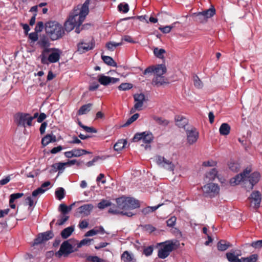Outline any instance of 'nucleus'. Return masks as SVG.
Segmentation results:
<instances>
[{
    "label": "nucleus",
    "mask_w": 262,
    "mask_h": 262,
    "mask_svg": "<svg viewBox=\"0 0 262 262\" xmlns=\"http://www.w3.org/2000/svg\"><path fill=\"white\" fill-rule=\"evenodd\" d=\"M195 19L196 21L200 23H204L207 20L201 12L195 14Z\"/></svg>",
    "instance_id": "nucleus-46"
},
{
    "label": "nucleus",
    "mask_w": 262,
    "mask_h": 262,
    "mask_svg": "<svg viewBox=\"0 0 262 262\" xmlns=\"http://www.w3.org/2000/svg\"><path fill=\"white\" fill-rule=\"evenodd\" d=\"M139 117V114L138 113L134 114L131 117H130L126 122L122 126V127H126L132 124L133 122L135 121Z\"/></svg>",
    "instance_id": "nucleus-43"
},
{
    "label": "nucleus",
    "mask_w": 262,
    "mask_h": 262,
    "mask_svg": "<svg viewBox=\"0 0 262 262\" xmlns=\"http://www.w3.org/2000/svg\"><path fill=\"white\" fill-rule=\"evenodd\" d=\"M89 4L90 0H86L81 6H78L71 13L69 18L77 25L78 27H80L89 13Z\"/></svg>",
    "instance_id": "nucleus-2"
},
{
    "label": "nucleus",
    "mask_w": 262,
    "mask_h": 262,
    "mask_svg": "<svg viewBox=\"0 0 262 262\" xmlns=\"http://www.w3.org/2000/svg\"><path fill=\"white\" fill-rule=\"evenodd\" d=\"M231 246L229 242L225 240H221L217 244V249L220 251H224Z\"/></svg>",
    "instance_id": "nucleus-23"
},
{
    "label": "nucleus",
    "mask_w": 262,
    "mask_h": 262,
    "mask_svg": "<svg viewBox=\"0 0 262 262\" xmlns=\"http://www.w3.org/2000/svg\"><path fill=\"white\" fill-rule=\"evenodd\" d=\"M241 255L240 251H231L226 254L228 260L230 262H241V258H238V256Z\"/></svg>",
    "instance_id": "nucleus-20"
},
{
    "label": "nucleus",
    "mask_w": 262,
    "mask_h": 262,
    "mask_svg": "<svg viewBox=\"0 0 262 262\" xmlns=\"http://www.w3.org/2000/svg\"><path fill=\"white\" fill-rule=\"evenodd\" d=\"M167 71V69L165 64H160L156 65L155 67H148L146 68L144 74L154 72L156 75L162 76Z\"/></svg>",
    "instance_id": "nucleus-12"
},
{
    "label": "nucleus",
    "mask_w": 262,
    "mask_h": 262,
    "mask_svg": "<svg viewBox=\"0 0 262 262\" xmlns=\"http://www.w3.org/2000/svg\"><path fill=\"white\" fill-rule=\"evenodd\" d=\"M260 173L258 172H254L252 173L249 177V181L250 184V186L248 189V191L252 190L254 185H255L259 180Z\"/></svg>",
    "instance_id": "nucleus-21"
},
{
    "label": "nucleus",
    "mask_w": 262,
    "mask_h": 262,
    "mask_svg": "<svg viewBox=\"0 0 262 262\" xmlns=\"http://www.w3.org/2000/svg\"><path fill=\"white\" fill-rule=\"evenodd\" d=\"M99 230H98L97 229L94 228L92 230H89L84 235L85 237L88 236H92L95 235L97 234L98 233H99Z\"/></svg>",
    "instance_id": "nucleus-55"
},
{
    "label": "nucleus",
    "mask_w": 262,
    "mask_h": 262,
    "mask_svg": "<svg viewBox=\"0 0 262 262\" xmlns=\"http://www.w3.org/2000/svg\"><path fill=\"white\" fill-rule=\"evenodd\" d=\"M44 52L51 53L48 57V60L50 63H55L59 61L60 57L61 51L57 48L44 49Z\"/></svg>",
    "instance_id": "nucleus-11"
},
{
    "label": "nucleus",
    "mask_w": 262,
    "mask_h": 262,
    "mask_svg": "<svg viewBox=\"0 0 262 262\" xmlns=\"http://www.w3.org/2000/svg\"><path fill=\"white\" fill-rule=\"evenodd\" d=\"M204 194L206 197L213 198L217 195L220 192V187L216 184L210 183L202 187Z\"/></svg>",
    "instance_id": "nucleus-6"
},
{
    "label": "nucleus",
    "mask_w": 262,
    "mask_h": 262,
    "mask_svg": "<svg viewBox=\"0 0 262 262\" xmlns=\"http://www.w3.org/2000/svg\"><path fill=\"white\" fill-rule=\"evenodd\" d=\"M93 239L84 238L81 240L80 243L77 245L78 248H80L83 246L89 245Z\"/></svg>",
    "instance_id": "nucleus-52"
},
{
    "label": "nucleus",
    "mask_w": 262,
    "mask_h": 262,
    "mask_svg": "<svg viewBox=\"0 0 262 262\" xmlns=\"http://www.w3.org/2000/svg\"><path fill=\"white\" fill-rule=\"evenodd\" d=\"M113 206H112V203L110 201L104 199L101 200L97 205V207L100 209H103L109 206L112 207Z\"/></svg>",
    "instance_id": "nucleus-35"
},
{
    "label": "nucleus",
    "mask_w": 262,
    "mask_h": 262,
    "mask_svg": "<svg viewBox=\"0 0 262 262\" xmlns=\"http://www.w3.org/2000/svg\"><path fill=\"white\" fill-rule=\"evenodd\" d=\"M216 165V162L213 160H208L203 163V165L206 167H213Z\"/></svg>",
    "instance_id": "nucleus-62"
},
{
    "label": "nucleus",
    "mask_w": 262,
    "mask_h": 262,
    "mask_svg": "<svg viewBox=\"0 0 262 262\" xmlns=\"http://www.w3.org/2000/svg\"><path fill=\"white\" fill-rule=\"evenodd\" d=\"M72 245L68 241H64L60 246V248L58 251L56 252L55 254V256L57 257H61L62 255L64 257L73 252Z\"/></svg>",
    "instance_id": "nucleus-9"
},
{
    "label": "nucleus",
    "mask_w": 262,
    "mask_h": 262,
    "mask_svg": "<svg viewBox=\"0 0 262 262\" xmlns=\"http://www.w3.org/2000/svg\"><path fill=\"white\" fill-rule=\"evenodd\" d=\"M76 26H77V25H76L71 19L68 18V19L67 20H66V22L64 23V31L66 30L67 32H70Z\"/></svg>",
    "instance_id": "nucleus-30"
},
{
    "label": "nucleus",
    "mask_w": 262,
    "mask_h": 262,
    "mask_svg": "<svg viewBox=\"0 0 262 262\" xmlns=\"http://www.w3.org/2000/svg\"><path fill=\"white\" fill-rule=\"evenodd\" d=\"M56 141V137L55 135H51L47 134L41 139V144L43 146H46L50 143L55 142Z\"/></svg>",
    "instance_id": "nucleus-22"
},
{
    "label": "nucleus",
    "mask_w": 262,
    "mask_h": 262,
    "mask_svg": "<svg viewBox=\"0 0 262 262\" xmlns=\"http://www.w3.org/2000/svg\"><path fill=\"white\" fill-rule=\"evenodd\" d=\"M99 82L103 85H107L111 83L114 84L119 81L120 79L118 78L111 77L100 74L98 76Z\"/></svg>",
    "instance_id": "nucleus-16"
},
{
    "label": "nucleus",
    "mask_w": 262,
    "mask_h": 262,
    "mask_svg": "<svg viewBox=\"0 0 262 262\" xmlns=\"http://www.w3.org/2000/svg\"><path fill=\"white\" fill-rule=\"evenodd\" d=\"M101 58L105 63L110 66L117 67L116 62L110 56L101 55Z\"/></svg>",
    "instance_id": "nucleus-29"
},
{
    "label": "nucleus",
    "mask_w": 262,
    "mask_h": 262,
    "mask_svg": "<svg viewBox=\"0 0 262 262\" xmlns=\"http://www.w3.org/2000/svg\"><path fill=\"white\" fill-rule=\"evenodd\" d=\"M67 165L66 163L59 162L58 163L54 164L52 165V167L56 170H63L64 169L65 165Z\"/></svg>",
    "instance_id": "nucleus-51"
},
{
    "label": "nucleus",
    "mask_w": 262,
    "mask_h": 262,
    "mask_svg": "<svg viewBox=\"0 0 262 262\" xmlns=\"http://www.w3.org/2000/svg\"><path fill=\"white\" fill-rule=\"evenodd\" d=\"M47 189H42L41 188H38L32 192V196L35 198L43 193Z\"/></svg>",
    "instance_id": "nucleus-50"
},
{
    "label": "nucleus",
    "mask_w": 262,
    "mask_h": 262,
    "mask_svg": "<svg viewBox=\"0 0 262 262\" xmlns=\"http://www.w3.org/2000/svg\"><path fill=\"white\" fill-rule=\"evenodd\" d=\"M74 157H79L82 155H85V154H91V152L87 151L85 149H73Z\"/></svg>",
    "instance_id": "nucleus-38"
},
{
    "label": "nucleus",
    "mask_w": 262,
    "mask_h": 262,
    "mask_svg": "<svg viewBox=\"0 0 262 262\" xmlns=\"http://www.w3.org/2000/svg\"><path fill=\"white\" fill-rule=\"evenodd\" d=\"M251 172L250 169L248 168L244 170V171L240 174H237L234 178L230 180V183L232 185H236L240 183L242 181H245V178Z\"/></svg>",
    "instance_id": "nucleus-15"
},
{
    "label": "nucleus",
    "mask_w": 262,
    "mask_h": 262,
    "mask_svg": "<svg viewBox=\"0 0 262 262\" xmlns=\"http://www.w3.org/2000/svg\"><path fill=\"white\" fill-rule=\"evenodd\" d=\"M92 105V103H88L82 105L78 111L77 114L78 115L86 114L91 111Z\"/></svg>",
    "instance_id": "nucleus-26"
},
{
    "label": "nucleus",
    "mask_w": 262,
    "mask_h": 262,
    "mask_svg": "<svg viewBox=\"0 0 262 262\" xmlns=\"http://www.w3.org/2000/svg\"><path fill=\"white\" fill-rule=\"evenodd\" d=\"M231 127L227 123H223L221 124L219 128V132L221 135L227 136L229 134Z\"/></svg>",
    "instance_id": "nucleus-24"
},
{
    "label": "nucleus",
    "mask_w": 262,
    "mask_h": 262,
    "mask_svg": "<svg viewBox=\"0 0 262 262\" xmlns=\"http://www.w3.org/2000/svg\"><path fill=\"white\" fill-rule=\"evenodd\" d=\"M154 248L152 246H148L143 250V253L146 256H149L151 255L153 252Z\"/></svg>",
    "instance_id": "nucleus-54"
},
{
    "label": "nucleus",
    "mask_w": 262,
    "mask_h": 262,
    "mask_svg": "<svg viewBox=\"0 0 262 262\" xmlns=\"http://www.w3.org/2000/svg\"><path fill=\"white\" fill-rule=\"evenodd\" d=\"M188 120L187 118L181 116V127L184 128L185 130V128H187L188 126H190L188 125Z\"/></svg>",
    "instance_id": "nucleus-63"
},
{
    "label": "nucleus",
    "mask_w": 262,
    "mask_h": 262,
    "mask_svg": "<svg viewBox=\"0 0 262 262\" xmlns=\"http://www.w3.org/2000/svg\"><path fill=\"white\" fill-rule=\"evenodd\" d=\"M258 257L257 254H253L247 257H242L241 262H256Z\"/></svg>",
    "instance_id": "nucleus-32"
},
{
    "label": "nucleus",
    "mask_w": 262,
    "mask_h": 262,
    "mask_svg": "<svg viewBox=\"0 0 262 262\" xmlns=\"http://www.w3.org/2000/svg\"><path fill=\"white\" fill-rule=\"evenodd\" d=\"M86 260L91 262H104L105 260L101 259L97 256H88Z\"/></svg>",
    "instance_id": "nucleus-48"
},
{
    "label": "nucleus",
    "mask_w": 262,
    "mask_h": 262,
    "mask_svg": "<svg viewBox=\"0 0 262 262\" xmlns=\"http://www.w3.org/2000/svg\"><path fill=\"white\" fill-rule=\"evenodd\" d=\"M156 161L158 165L163 167L164 168L170 171H173L174 170V165L172 163V162L167 160L163 157L157 156L156 157Z\"/></svg>",
    "instance_id": "nucleus-13"
},
{
    "label": "nucleus",
    "mask_w": 262,
    "mask_h": 262,
    "mask_svg": "<svg viewBox=\"0 0 262 262\" xmlns=\"http://www.w3.org/2000/svg\"><path fill=\"white\" fill-rule=\"evenodd\" d=\"M134 99L135 101V110H137L138 111L141 110L145 100V95L142 93L136 94L134 95Z\"/></svg>",
    "instance_id": "nucleus-17"
},
{
    "label": "nucleus",
    "mask_w": 262,
    "mask_h": 262,
    "mask_svg": "<svg viewBox=\"0 0 262 262\" xmlns=\"http://www.w3.org/2000/svg\"><path fill=\"white\" fill-rule=\"evenodd\" d=\"M179 245V241L173 240L166 241L158 244V246L160 247L158 253L159 257L162 259L165 258Z\"/></svg>",
    "instance_id": "nucleus-4"
},
{
    "label": "nucleus",
    "mask_w": 262,
    "mask_h": 262,
    "mask_svg": "<svg viewBox=\"0 0 262 262\" xmlns=\"http://www.w3.org/2000/svg\"><path fill=\"white\" fill-rule=\"evenodd\" d=\"M118 9L119 11H122L123 13H126L129 10V6L127 4L120 3L118 6Z\"/></svg>",
    "instance_id": "nucleus-47"
},
{
    "label": "nucleus",
    "mask_w": 262,
    "mask_h": 262,
    "mask_svg": "<svg viewBox=\"0 0 262 262\" xmlns=\"http://www.w3.org/2000/svg\"><path fill=\"white\" fill-rule=\"evenodd\" d=\"M59 211L61 212V214L66 215L69 212L68 206L64 204H61L59 206Z\"/></svg>",
    "instance_id": "nucleus-53"
},
{
    "label": "nucleus",
    "mask_w": 262,
    "mask_h": 262,
    "mask_svg": "<svg viewBox=\"0 0 262 262\" xmlns=\"http://www.w3.org/2000/svg\"><path fill=\"white\" fill-rule=\"evenodd\" d=\"M45 30L52 40H56L61 38L65 34L62 26L56 21L46 23Z\"/></svg>",
    "instance_id": "nucleus-3"
},
{
    "label": "nucleus",
    "mask_w": 262,
    "mask_h": 262,
    "mask_svg": "<svg viewBox=\"0 0 262 262\" xmlns=\"http://www.w3.org/2000/svg\"><path fill=\"white\" fill-rule=\"evenodd\" d=\"M126 144V141L124 140H120L117 142L114 145V149L115 150L119 151L121 150Z\"/></svg>",
    "instance_id": "nucleus-33"
},
{
    "label": "nucleus",
    "mask_w": 262,
    "mask_h": 262,
    "mask_svg": "<svg viewBox=\"0 0 262 262\" xmlns=\"http://www.w3.org/2000/svg\"><path fill=\"white\" fill-rule=\"evenodd\" d=\"M24 195L23 193H16L11 194L10 195V200H11V202H14L16 199H19L22 197Z\"/></svg>",
    "instance_id": "nucleus-56"
},
{
    "label": "nucleus",
    "mask_w": 262,
    "mask_h": 262,
    "mask_svg": "<svg viewBox=\"0 0 262 262\" xmlns=\"http://www.w3.org/2000/svg\"><path fill=\"white\" fill-rule=\"evenodd\" d=\"M94 48V42H85L81 41L77 45L78 51L80 53H84L89 50H92Z\"/></svg>",
    "instance_id": "nucleus-18"
},
{
    "label": "nucleus",
    "mask_w": 262,
    "mask_h": 262,
    "mask_svg": "<svg viewBox=\"0 0 262 262\" xmlns=\"http://www.w3.org/2000/svg\"><path fill=\"white\" fill-rule=\"evenodd\" d=\"M117 205H113L108 212L113 214H121L128 217L132 216L135 214L128 210H133L140 207L138 200L130 197L122 196L116 199Z\"/></svg>",
    "instance_id": "nucleus-1"
},
{
    "label": "nucleus",
    "mask_w": 262,
    "mask_h": 262,
    "mask_svg": "<svg viewBox=\"0 0 262 262\" xmlns=\"http://www.w3.org/2000/svg\"><path fill=\"white\" fill-rule=\"evenodd\" d=\"M251 246L255 249L260 248L262 247V239L253 242L251 244Z\"/></svg>",
    "instance_id": "nucleus-61"
},
{
    "label": "nucleus",
    "mask_w": 262,
    "mask_h": 262,
    "mask_svg": "<svg viewBox=\"0 0 262 262\" xmlns=\"http://www.w3.org/2000/svg\"><path fill=\"white\" fill-rule=\"evenodd\" d=\"M55 194L57 199L59 200H61L63 199L65 196L64 189L62 187H59L55 191Z\"/></svg>",
    "instance_id": "nucleus-41"
},
{
    "label": "nucleus",
    "mask_w": 262,
    "mask_h": 262,
    "mask_svg": "<svg viewBox=\"0 0 262 262\" xmlns=\"http://www.w3.org/2000/svg\"><path fill=\"white\" fill-rule=\"evenodd\" d=\"M47 54H48V53L44 52V49H43V50L41 52V54L40 55L41 62L43 64H47L48 63L47 61H48V58L47 57Z\"/></svg>",
    "instance_id": "nucleus-60"
},
{
    "label": "nucleus",
    "mask_w": 262,
    "mask_h": 262,
    "mask_svg": "<svg viewBox=\"0 0 262 262\" xmlns=\"http://www.w3.org/2000/svg\"><path fill=\"white\" fill-rule=\"evenodd\" d=\"M99 87V84L98 82H95L90 84L89 87V90L90 91H94Z\"/></svg>",
    "instance_id": "nucleus-64"
},
{
    "label": "nucleus",
    "mask_w": 262,
    "mask_h": 262,
    "mask_svg": "<svg viewBox=\"0 0 262 262\" xmlns=\"http://www.w3.org/2000/svg\"><path fill=\"white\" fill-rule=\"evenodd\" d=\"M122 45V42L116 43L115 42H108L106 44V48L110 51H114V49L118 46H121Z\"/></svg>",
    "instance_id": "nucleus-44"
},
{
    "label": "nucleus",
    "mask_w": 262,
    "mask_h": 262,
    "mask_svg": "<svg viewBox=\"0 0 262 262\" xmlns=\"http://www.w3.org/2000/svg\"><path fill=\"white\" fill-rule=\"evenodd\" d=\"M154 139L152 134L149 132H144L142 133H137L133 139V141L135 142H139L142 140L144 143L149 144Z\"/></svg>",
    "instance_id": "nucleus-8"
},
{
    "label": "nucleus",
    "mask_w": 262,
    "mask_h": 262,
    "mask_svg": "<svg viewBox=\"0 0 262 262\" xmlns=\"http://www.w3.org/2000/svg\"><path fill=\"white\" fill-rule=\"evenodd\" d=\"M74 230V228L73 226H70L64 229L61 232V237L64 239L67 238L72 234Z\"/></svg>",
    "instance_id": "nucleus-27"
},
{
    "label": "nucleus",
    "mask_w": 262,
    "mask_h": 262,
    "mask_svg": "<svg viewBox=\"0 0 262 262\" xmlns=\"http://www.w3.org/2000/svg\"><path fill=\"white\" fill-rule=\"evenodd\" d=\"M193 84L196 88L200 89L203 87V82L197 75L193 76Z\"/></svg>",
    "instance_id": "nucleus-42"
},
{
    "label": "nucleus",
    "mask_w": 262,
    "mask_h": 262,
    "mask_svg": "<svg viewBox=\"0 0 262 262\" xmlns=\"http://www.w3.org/2000/svg\"><path fill=\"white\" fill-rule=\"evenodd\" d=\"M203 14L204 17L207 20L208 18L212 17L215 13V9L213 7H211L207 10L201 12Z\"/></svg>",
    "instance_id": "nucleus-31"
},
{
    "label": "nucleus",
    "mask_w": 262,
    "mask_h": 262,
    "mask_svg": "<svg viewBox=\"0 0 262 262\" xmlns=\"http://www.w3.org/2000/svg\"><path fill=\"white\" fill-rule=\"evenodd\" d=\"M39 46L44 49H49L48 47L50 46V43L47 38L43 37L40 39L38 42Z\"/></svg>",
    "instance_id": "nucleus-39"
},
{
    "label": "nucleus",
    "mask_w": 262,
    "mask_h": 262,
    "mask_svg": "<svg viewBox=\"0 0 262 262\" xmlns=\"http://www.w3.org/2000/svg\"><path fill=\"white\" fill-rule=\"evenodd\" d=\"M44 28L43 23L42 21H38L35 28V31L36 32H40L43 30Z\"/></svg>",
    "instance_id": "nucleus-59"
},
{
    "label": "nucleus",
    "mask_w": 262,
    "mask_h": 262,
    "mask_svg": "<svg viewBox=\"0 0 262 262\" xmlns=\"http://www.w3.org/2000/svg\"><path fill=\"white\" fill-rule=\"evenodd\" d=\"M93 208L94 206L92 204H84L77 209V212L83 216H88L91 214Z\"/></svg>",
    "instance_id": "nucleus-19"
},
{
    "label": "nucleus",
    "mask_w": 262,
    "mask_h": 262,
    "mask_svg": "<svg viewBox=\"0 0 262 262\" xmlns=\"http://www.w3.org/2000/svg\"><path fill=\"white\" fill-rule=\"evenodd\" d=\"M177 218L174 216H171L167 221V225L169 227H173L176 222Z\"/></svg>",
    "instance_id": "nucleus-57"
},
{
    "label": "nucleus",
    "mask_w": 262,
    "mask_h": 262,
    "mask_svg": "<svg viewBox=\"0 0 262 262\" xmlns=\"http://www.w3.org/2000/svg\"><path fill=\"white\" fill-rule=\"evenodd\" d=\"M69 219V216L60 214L58 216V219L56 223V225L57 226L63 225Z\"/></svg>",
    "instance_id": "nucleus-34"
},
{
    "label": "nucleus",
    "mask_w": 262,
    "mask_h": 262,
    "mask_svg": "<svg viewBox=\"0 0 262 262\" xmlns=\"http://www.w3.org/2000/svg\"><path fill=\"white\" fill-rule=\"evenodd\" d=\"M228 167L233 172H237L240 169L239 164L233 161H231L229 162Z\"/></svg>",
    "instance_id": "nucleus-37"
},
{
    "label": "nucleus",
    "mask_w": 262,
    "mask_h": 262,
    "mask_svg": "<svg viewBox=\"0 0 262 262\" xmlns=\"http://www.w3.org/2000/svg\"><path fill=\"white\" fill-rule=\"evenodd\" d=\"M54 235L52 231H47L38 234L34 240L33 245H37L53 238Z\"/></svg>",
    "instance_id": "nucleus-10"
},
{
    "label": "nucleus",
    "mask_w": 262,
    "mask_h": 262,
    "mask_svg": "<svg viewBox=\"0 0 262 262\" xmlns=\"http://www.w3.org/2000/svg\"><path fill=\"white\" fill-rule=\"evenodd\" d=\"M132 87L133 85L131 83H122L118 87V88L120 91H126L130 90Z\"/></svg>",
    "instance_id": "nucleus-49"
},
{
    "label": "nucleus",
    "mask_w": 262,
    "mask_h": 262,
    "mask_svg": "<svg viewBox=\"0 0 262 262\" xmlns=\"http://www.w3.org/2000/svg\"><path fill=\"white\" fill-rule=\"evenodd\" d=\"M217 171L215 168H212L206 174V177L210 180H214L217 177Z\"/></svg>",
    "instance_id": "nucleus-45"
},
{
    "label": "nucleus",
    "mask_w": 262,
    "mask_h": 262,
    "mask_svg": "<svg viewBox=\"0 0 262 262\" xmlns=\"http://www.w3.org/2000/svg\"><path fill=\"white\" fill-rule=\"evenodd\" d=\"M187 143L189 145L195 143L199 137V133L193 126H188L185 128Z\"/></svg>",
    "instance_id": "nucleus-7"
},
{
    "label": "nucleus",
    "mask_w": 262,
    "mask_h": 262,
    "mask_svg": "<svg viewBox=\"0 0 262 262\" xmlns=\"http://www.w3.org/2000/svg\"><path fill=\"white\" fill-rule=\"evenodd\" d=\"M153 52L156 57L161 59H163L164 58V54L166 53L165 50L163 49H159L157 47L154 48Z\"/></svg>",
    "instance_id": "nucleus-28"
},
{
    "label": "nucleus",
    "mask_w": 262,
    "mask_h": 262,
    "mask_svg": "<svg viewBox=\"0 0 262 262\" xmlns=\"http://www.w3.org/2000/svg\"><path fill=\"white\" fill-rule=\"evenodd\" d=\"M249 199L251 206L254 208L257 209L259 208L261 201V196L258 191H253L249 197Z\"/></svg>",
    "instance_id": "nucleus-14"
},
{
    "label": "nucleus",
    "mask_w": 262,
    "mask_h": 262,
    "mask_svg": "<svg viewBox=\"0 0 262 262\" xmlns=\"http://www.w3.org/2000/svg\"><path fill=\"white\" fill-rule=\"evenodd\" d=\"M153 119L156 123L160 125L166 126L168 124V121L162 117L154 116Z\"/></svg>",
    "instance_id": "nucleus-36"
},
{
    "label": "nucleus",
    "mask_w": 262,
    "mask_h": 262,
    "mask_svg": "<svg viewBox=\"0 0 262 262\" xmlns=\"http://www.w3.org/2000/svg\"><path fill=\"white\" fill-rule=\"evenodd\" d=\"M13 118L15 123L18 127L25 128L32 125L31 118H29V113L18 112L14 115Z\"/></svg>",
    "instance_id": "nucleus-5"
},
{
    "label": "nucleus",
    "mask_w": 262,
    "mask_h": 262,
    "mask_svg": "<svg viewBox=\"0 0 262 262\" xmlns=\"http://www.w3.org/2000/svg\"><path fill=\"white\" fill-rule=\"evenodd\" d=\"M165 83H166V82L164 77L159 75H156L152 81V84L157 86H160Z\"/></svg>",
    "instance_id": "nucleus-25"
},
{
    "label": "nucleus",
    "mask_w": 262,
    "mask_h": 262,
    "mask_svg": "<svg viewBox=\"0 0 262 262\" xmlns=\"http://www.w3.org/2000/svg\"><path fill=\"white\" fill-rule=\"evenodd\" d=\"M29 38L33 42L37 41L38 39V35L37 32L35 31L34 32H32L29 34Z\"/></svg>",
    "instance_id": "nucleus-58"
},
{
    "label": "nucleus",
    "mask_w": 262,
    "mask_h": 262,
    "mask_svg": "<svg viewBox=\"0 0 262 262\" xmlns=\"http://www.w3.org/2000/svg\"><path fill=\"white\" fill-rule=\"evenodd\" d=\"M121 258L124 262H131L133 259L131 254L127 251H124L122 254Z\"/></svg>",
    "instance_id": "nucleus-40"
}]
</instances>
